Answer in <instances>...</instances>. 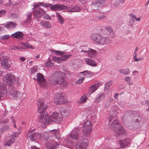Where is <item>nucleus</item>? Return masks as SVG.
I'll return each mask as SVG.
<instances>
[{
  "instance_id": "1",
  "label": "nucleus",
  "mask_w": 149,
  "mask_h": 149,
  "mask_svg": "<svg viewBox=\"0 0 149 149\" xmlns=\"http://www.w3.org/2000/svg\"><path fill=\"white\" fill-rule=\"evenodd\" d=\"M38 111L40 113V117L39 118V122L42 126L53 123L52 120H51V117H50L48 115H45L44 119L43 117L45 112L47 108V106L45 104L44 100L43 99H39L37 101Z\"/></svg>"
},
{
  "instance_id": "2",
  "label": "nucleus",
  "mask_w": 149,
  "mask_h": 149,
  "mask_svg": "<svg viewBox=\"0 0 149 149\" xmlns=\"http://www.w3.org/2000/svg\"><path fill=\"white\" fill-rule=\"evenodd\" d=\"M109 125L114 132V135L118 138L127 134L126 130L118 122V120L114 118H110L109 120Z\"/></svg>"
},
{
  "instance_id": "3",
  "label": "nucleus",
  "mask_w": 149,
  "mask_h": 149,
  "mask_svg": "<svg viewBox=\"0 0 149 149\" xmlns=\"http://www.w3.org/2000/svg\"><path fill=\"white\" fill-rule=\"evenodd\" d=\"M40 5L37 4L34 6L32 9H35L33 11V15L34 18L38 19L45 15L46 12L42 9L40 8V5L45 7H50L51 9L53 11L57 10L56 4L52 5L50 3H45L44 2H39Z\"/></svg>"
},
{
  "instance_id": "4",
  "label": "nucleus",
  "mask_w": 149,
  "mask_h": 149,
  "mask_svg": "<svg viewBox=\"0 0 149 149\" xmlns=\"http://www.w3.org/2000/svg\"><path fill=\"white\" fill-rule=\"evenodd\" d=\"M64 76L65 74L62 72L56 71L51 74L49 78V81L52 84L56 85L58 84L64 87L67 84Z\"/></svg>"
},
{
  "instance_id": "5",
  "label": "nucleus",
  "mask_w": 149,
  "mask_h": 149,
  "mask_svg": "<svg viewBox=\"0 0 149 149\" xmlns=\"http://www.w3.org/2000/svg\"><path fill=\"white\" fill-rule=\"evenodd\" d=\"M132 113L134 114L133 117V121L136 124L140 125L143 124L144 118L143 114L138 111H133Z\"/></svg>"
},
{
  "instance_id": "6",
  "label": "nucleus",
  "mask_w": 149,
  "mask_h": 149,
  "mask_svg": "<svg viewBox=\"0 0 149 149\" xmlns=\"http://www.w3.org/2000/svg\"><path fill=\"white\" fill-rule=\"evenodd\" d=\"M91 125V122L88 120L86 122H84L82 128L83 134L84 136H86L91 133L92 129Z\"/></svg>"
},
{
  "instance_id": "7",
  "label": "nucleus",
  "mask_w": 149,
  "mask_h": 149,
  "mask_svg": "<svg viewBox=\"0 0 149 149\" xmlns=\"http://www.w3.org/2000/svg\"><path fill=\"white\" fill-rule=\"evenodd\" d=\"M15 79V76L13 74H7L6 75L5 80L6 81V84L9 86V87L14 88L13 84Z\"/></svg>"
},
{
  "instance_id": "8",
  "label": "nucleus",
  "mask_w": 149,
  "mask_h": 149,
  "mask_svg": "<svg viewBox=\"0 0 149 149\" xmlns=\"http://www.w3.org/2000/svg\"><path fill=\"white\" fill-rule=\"evenodd\" d=\"M80 47L82 49L81 52L84 53L87 52L88 56L89 57L93 58L95 56L97 53V52L95 50L92 49H88V50H87V49H86L85 48H84V47L87 48L86 45H84L81 46Z\"/></svg>"
},
{
  "instance_id": "9",
  "label": "nucleus",
  "mask_w": 149,
  "mask_h": 149,
  "mask_svg": "<svg viewBox=\"0 0 149 149\" xmlns=\"http://www.w3.org/2000/svg\"><path fill=\"white\" fill-rule=\"evenodd\" d=\"M104 0H93L91 6L93 10H98L99 7H102L105 4Z\"/></svg>"
},
{
  "instance_id": "10",
  "label": "nucleus",
  "mask_w": 149,
  "mask_h": 149,
  "mask_svg": "<svg viewBox=\"0 0 149 149\" xmlns=\"http://www.w3.org/2000/svg\"><path fill=\"white\" fill-rule=\"evenodd\" d=\"M51 117V120H52L53 123H60L62 121V117L60 113L57 112H54L52 114Z\"/></svg>"
},
{
  "instance_id": "11",
  "label": "nucleus",
  "mask_w": 149,
  "mask_h": 149,
  "mask_svg": "<svg viewBox=\"0 0 149 149\" xmlns=\"http://www.w3.org/2000/svg\"><path fill=\"white\" fill-rule=\"evenodd\" d=\"M97 43L100 45L109 44L111 42L110 39L107 37H104L99 35Z\"/></svg>"
},
{
  "instance_id": "12",
  "label": "nucleus",
  "mask_w": 149,
  "mask_h": 149,
  "mask_svg": "<svg viewBox=\"0 0 149 149\" xmlns=\"http://www.w3.org/2000/svg\"><path fill=\"white\" fill-rule=\"evenodd\" d=\"M87 139L80 140L76 145L77 149H86L88 145Z\"/></svg>"
},
{
  "instance_id": "13",
  "label": "nucleus",
  "mask_w": 149,
  "mask_h": 149,
  "mask_svg": "<svg viewBox=\"0 0 149 149\" xmlns=\"http://www.w3.org/2000/svg\"><path fill=\"white\" fill-rule=\"evenodd\" d=\"M9 91L10 95L14 98H18L22 96V94L18 91H17L15 88H12L11 87L8 88Z\"/></svg>"
},
{
  "instance_id": "14",
  "label": "nucleus",
  "mask_w": 149,
  "mask_h": 149,
  "mask_svg": "<svg viewBox=\"0 0 149 149\" xmlns=\"http://www.w3.org/2000/svg\"><path fill=\"white\" fill-rule=\"evenodd\" d=\"M39 133H36L32 131L29 132L26 134V136L27 138L30 140V141H35L37 139V135H39Z\"/></svg>"
},
{
  "instance_id": "15",
  "label": "nucleus",
  "mask_w": 149,
  "mask_h": 149,
  "mask_svg": "<svg viewBox=\"0 0 149 149\" xmlns=\"http://www.w3.org/2000/svg\"><path fill=\"white\" fill-rule=\"evenodd\" d=\"M63 96L61 93H57L55 95L54 102L57 104H62L63 102Z\"/></svg>"
},
{
  "instance_id": "16",
  "label": "nucleus",
  "mask_w": 149,
  "mask_h": 149,
  "mask_svg": "<svg viewBox=\"0 0 149 149\" xmlns=\"http://www.w3.org/2000/svg\"><path fill=\"white\" fill-rule=\"evenodd\" d=\"M130 139L129 138H126L123 140L119 141L120 146L123 148L129 147L130 144Z\"/></svg>"
},
{
  "instance_id": "17",
  "label": "nucleus",
  "mask_w": 149,
  "mask_h": 149,
  "mask_svg": "<svg viewBox=\"0 0 149 149\" xmlns=\"http://www.w3.org/2000/svg\"><path fill=\"white\" fill-rule=\"evenodd\" d=\"M80 128L79 127L77 128L74 131H73L70 135V138L72 140L77 141L79 138V132L80 131Z\"/></svg>"
},
{
  "instance_id": "18",
  "label": "nucleus",
  "mask_w": 149,
  "mask_h": 149,
  "mask_svg": "<svg viewBox=\"0 0 149 149\" xmlns=\"http://www.w3.org/2000/svg\"><path fill=\"white\" fill-rule=\"evenodd\" d=\"M37 80L38 82L41 85H43L45 86V80L43 75L40 73L37 74Z\"/></svg>"
},
{
  "instance_id": "19",
  "label": "nucleus",
  "mask_w": 149,
  "mask_h": 149,
  "mask_svg": "<svg viewBox=\"0 0 149 149\" xmlns=\"http://www.w3.org/2000/svg\"><path fill=\"white\" fill-rule=\"evenodd\" d=\"M66 10L71 12H79L81 10L79 7L78 6H73L70 7L67 6Z\"/></svg>"
},
{
  "instance_id": "20",
  "label": "nucleus",
  "mask_w": 149,
  "mask_h": 149,
  "mask_svg": "<svg viewBox=\"0 0 149 149\" xmlns=\"http://www.w3.org/2000/svg\"><path fill=\"white\" fill-rule=\"evenodd\" d=\"M10 62L9 60L7 59L2 60L1 62V65L6 69H8L10 67Z\"/></svg>"
},
{
  "instance_id": "21",
  "label": "nucleus",
  "mask_w": 149,
  "mask_h": 149,
  "mask_svg": "<svg viewBox=\"0 0 149 149\" xmlns=\"http://www.w3.org/2000/svg\"><path fill=\"white\" fill-rule=\"evenodd\" d=\"M15 142V139L14 138L12 137H6L5 140L4 145L5 146H10Z\"/></svg>"
},
{
  "instance_id": "22",
  "label": "nucleus",
  "mask_w": 149,
  "mask_h": 149,
  "mask_svg": "<svg viewBox=\"0 0 149 149\" xmlns=\"http://www.w3.org/2000/svg\"><path fill=\"white\" fill-rule=\"evenodd\" d=\"M24 36V34L20 31L16 32L11 35V36L13 38L17 39L22 38Z\"/></svg>"
},
{
  "instance_id": "23",
  "label": "nucleus",
  "mask_w": 149,
  "mask_h": 149,
  "mask_svg": "<svg viewBox=\"0 0 149 149\" xmlns=\"http://www.w3.org/2000/svg\"><path fill=\"white\" fill-rule=\"evenodd\" d=\"M136 111L135 110H131L127 112L124 114L123 117V119L128 118V119H130L131 118H133L134 116V114L132 113V112L133 111Z\"/></svg>"
},
{
  "instance_id": "24",
  "label": "nucleus",
  "mask_w": 149,
  "mask_h": 149,
  "mask_svg": "<svg viewBox=\"0 0 149 149\" xmlns=\"http://www.w3.org/2000/svg\"><path fill=\"white\" fill-rule=\"evenodd\" d=\"M98 86V84L96 83L90 86L89 88L88 93L90 94L95 92L97 89Z\"/></svg>"
},
{
  "instance_id": "25",
  "label": "nucleus",
  "mask_w": 149,
  "mask_h": 149,
  "mask_svg": "<svg viewBox=\"0 0 149 149\" xmlns=\"http://www.w3.org/2000/svg\"><path fill=\"white\" fill-rule=\"evenodd\" d=\"M16 25L17 24H16L12 21L8 22L6 24H3V25L8 29H10L13 27H15Z\"/></svg>"
},
{
  "instance_id": "26",
  "label": "nucleus",
  "mask_w": 149,
  "mask_h": 149,
  "mask_svg": "<svg viewBox=\"0 0 149 149\" xmlns=\"http://www.w3.org/2000/svg\"><path fill=\"white\" fill-rule=\"evenodd\" d=\"M86 63L88 65L92 67H95L97 66V64L95 63V61L89 58H87L85 60Z\"/></svg>"
},
{
  "instance_id": "27",
  "label": "nucleus",
  "mask_w": 149,
  "mask_h": 149,
  "mask_svg": "<svg viewBox=\"0 0 149 149\" xmlns=\"http://www.w3.org/2000/svg\"><path fill=\"white\" fill-rule=\"evenodd\" d=\"M105 94L103 93H100L98 94L97 96L95 101L97 103L103 100L105 97Z\"/></svg>"
},
{
  "instance_id": "28",
  "label": "nucleus",
  "mask_w": 149,
  "mask_h": 149,
  "mask_svg": "<svg viewBox=\"0 0 149 149\" xmlns=\"http://www.w3.org/2000/svg\"><path fill=\"white\" fill-rule=\"evenodd\" d=\"M40 23L46 29H48L51 27L50 23L48 21H41Z\"/></svg>"
},
{
  "instance_id": "29",
  "label": "nucleus",
  "mask_w": 149,
  "mask_h": 149,
  "mask_svg": "<svg viewBox=\"0 0 149 149\" xmlns=\"http://www.w3.org/2000/svg\"><path fill=\"white\" fill-rule=\"evenodd\" d=\"M105 29L109 33L111 37H113L115 36V33L110 26L108 25L105 27Z\"/></svg>"
},
{
  "instance_id": "30",
  "label": "nucleus",
  "mask_w": 149,
  "mask_h": 149,
  "mask_svg": "<svg viewBox=\"0 0 149 149\" xmlns=\"http://www.w3.org/2000/svg\"><path fill=\"white\" fill-rule=\"evenodd\" d=\"M55 142L54 141L48 142V144L46 146V147L48 149H55L56 146L55 145Z\"/></svg>"
},
{
  "instance_id": "31",
  "label": "nucleus",
  "mask_w": 149,
  "mask_h": 149,
  "mask_svg": "<svg viewBox=\"0 0 149 149\" xmlns=\"http://www.w3.org/2000/svg\"><path fill=\"white\" fill-rule=\"evenodd\" d=\"M81 74H82L84 76L90 77V76L94 75V73H93L88 70H85L80 72Z\"/></svg>"
},
{
  "instance_id": "32",
  "label": "nucleus",
  "mask_w": 149,
  "mask_h": 149,
  "mask_svg": "<svg viewBox=\"0 0 149 149\" xmlns=\"http://www.w3.org/2000/svg\"><path fill=\"white\" fill-rule=\"evenodd\" d=\"M23 46V47H21V49H26V48H31L33 49V47L30 44H29V43L27 42L26 43H21Z\"/></svg>"
},
{
  "instance_id": "33",
  "label": "nucleus",
  "mask_w": 149,
  "mask_h": 149,
  "mask_svg": "<svg viewBox=\"0 0 149 149\" xmlns=\"http://www.w3.org/2000/svg\"><path fill=\"white\" fill-rule=\"evenodd\" d=\"M87 99L86 96V95L84 94L77 101V103L81 104L85 102Z\"/></svg>"
},
{
  "instance_id": "34",
  "label": "nucleus",
  "mask_w": 149,
  "mask_h": 149,
  "mask_svg": "<svg viewBox=\"0 0 149 149\" xmlns=\"http://www.w3.org/2000/svg\"><path fill=\"white\" fill-rule=\"evenodd\" d=\"M56 17L59 23L61 24H63L65 21L64 18L58 13H56Z\"/></svg>"
},
{
  "instance_id": "35",
  "label": "nucleus",
  "mask_w": 149,
  "mask_h": 149,
  "mask_svg": "<svg viewBox=\"0 0 149 149\" xmlns=\"http://www.w3.org/2000/svg\"><path fill=\"white\" fill-rule=\"evenodd\" d=\"M99 34L94 33L92 34L91 36V38L92 40L97 43L98 38H99Z\"/></svg>"
},
{
  "instance_id": "36",
  "label": "nucleus",
  "mask_w": 149,
  "mask_h": 149,
  "mask_svg": "<svg viewBox=\"0 0 149 149\" xmlns=\"http://www.w3.org/2000/svg\"><path fill=\"white\" fill-rule=\"evenodd\" d=\"M119 72L121 74L127 75L130 72V70L129 68H127L126 69H121L119 70Z\"/></svg>"
},
{
  "instance_id": "37",
  "label": "nucleus",
  "mask_w": 149,
  "mask_h": 149,
  "mask_svg": "<svg viewBox=\"0 0 149 149\" xmlns=\"http://www.w3.org/2000/svg\"><path fill=\"white\" fill-rule=\"evenodd\" d=\"M32 15V14L30 12L26 14V15L27 17L26 19L24 21V22L25 23H29L31 22Z\"/></svg>"
},
{
  "instance_id": "38",
  "label": "nucleus",
  "mask_w": 149,
  "mask_h": 149,
  "mask_svg": "<svg viewBox=\"0 0 149 149\" xmlns=\"http://www.w3.org/2000/svg\"><path fill=\"white\" fill-rule=\"evenodd\" d=\"M57 6V10H66L67 6H65L63 5L60 4H56Z\"/></svg>"
},
{
  "instance_id": "39",
  "label": "nucleus",
  "mask_w": 149,
  "mask_h": 149,
  "mask_svg": "<svg viewBox=\"0 0 149 149\" xmlns=\"http://www.w3.org/2000/svg\"><path fill=\"white\" fill-rule=\"evenodd\" d=\"M0 91L7 93L6 87L1 82H0Z\"/></svg>"
},
{
  "instance_id": "40",
  "label": "nucleus",
  "mask_w": 149,
  "mask_h": 149,
  "mask_svg": "<svg viewBox=\"0 0 149 149\" xmlns=\"http://www.w3.org/2000/svg\"><path fill=\"white\" fill-rule=\"evenodd\" d=\"M11 36L9 35H5L0 36V39L6 41L9 39Z\"/></svg>"
},
{
  "instance_id": "41",
  "label": "nucleus",
  "mask_w": 149,
  "mask_h": 149,
  "mask_svg": "<svg viewBox=\"0 0 149 149\" xmlns=\"http://www.w3.org/2000/svg\"><path fill=\"white\" fill-rule=\"evenodd\" d=\"M53 132L57 139H58L60 138V135L59 133V132L58 130H53Z\"/></svg>"
},
{
  "instance_id": "42",
  "label": "nucleus",
  "mask_w": 149,
  "mask_h": 149,
  "mask_svg": "<svg viewBox=\"0 0 149 149\" xmlns=\"http://www.w3.org/2000/svg\"><path fill=\"white\" fill-rule=\"evenodd\" d=\"M112 83L113 81L112 80H110L107 82L104 86L105 89L108 90L111 86Z\"/></svg>"
},
{
  "instance_id": "43",
  "label": "nucleus",
  "mask_w": 149,
  "mask_h": 149,
  "mask_svg": "<svg viewBox=\"0 0 149 149\" xmlns=\"http://www.w3.org/2000/svg\"><path fill=\"white\" fill-rule=\"evenodd\" d=\"M71 55H63L61 58H60L61 61H65L66 60L68 59L70 56H71Z\"/></svg>"
},
{
  "instance_id": "44",
  "label": "nucleus",
  "mask_w": 149,
  "mask_h": 149,
  "mask_svg": "<svg viewBox=\"0 0 149 149\" xmlns=\"http://www.w3.org/2000/svg\"><path fill=\"white\" fill-rule=\"evenodd\" d=\"M49 60L45 63L46 67H51L53 65V63L51 61V59L49 58Z\"/></svg>"
},
{
  "instance_id": "45",
  "label": "nucleus",
  "mask_w": 149,
  "mask_h": 149,
  "mask_svg": "<svg viewBox=\"0 0 149 149\" xmlns=\"http://www.w3.org/2000/svg\"><path fill=\"white\" fill-rule=\"evenodd\" d=\"M106 17L105 15H100L96 17L95 19L96 20H103L105 19Z\"/></svg>"
},
{
  "instance_id": "46",
  "label": "nucleus",
  "mask_w": 149,
  "mask_h": 149,
  "mask_svg": "<svg viewBox=\"0 0 149 149\" xmlns=\"http://www.w3.org/2000/svg\"><path fill=\"white\" fill-rule=\"evenodd\" d=\"M52 59L54 61L57 62L58 63H60L61 62L60 58L58 57L54 56L52 58Z\"/></svg>"
},
{
  "instance_id": "47",
  "label": "nucleus",
  "mask_w": 149,
  "mask_h": 149,
  "mask_svg": "<svg viewBox=\"0 0 149 149\" xmlns=\"http://www.w3.org/2000/svg\"><path fill=\"white\" fill-rule=\"evenodd\" d=\"M61 115V116L62 117V120H63V118H65L67 117L68 115V113L67 112H65L64 111H62L61 112V113H60Z\"/></svg>"
},
{
  "instance_id": "48",
  "label": "nucleus",
  "mask_w": 149,
  "mask_h": 149,
  "mask_svg": "<svg viewBox=\"0 0 149 149\" xmlns=\"http://www.w3.org/2000/svg\"><path fill=\"white\" fill-rule=\"evenodd\" d=\"M84 77H81L79 79V80H78L76 82V84H81L82 83L83 81L84 80Z\"/></svg>"
},
{
  "instance_id": "49",
  "label": "nucleus",
  "mask_w": 149,
  "mask_h": 149,
  "mask_svg": "<svg viewBox=\"0 0 149 149\" xmlns=\"http://www.w3.org/2000/svg\"><path fill=\"white\" fill-rule=\"evenodd\" d=\"M8 120H9L8 118H6L3 120L0 119V124H3L7 123L8 122Z\"/></svg>"
},
{
  "instance_id": "50",
  "label": "nucleus",
  "mask_w": 149,
  "mask_h": 149,
  "mask_svg": "<svg viewBox=\"0 0 149 149\" xmlns=\"http://www.w3.org/2000/svg\"><path fill=\"white\" fill-rule=\"evenodd\" d=\"M129 15L131 17V19L134 21V19H136V16L132 14H129Z\"/></svg>"
},
{
  "instance_id": "51",
  "label": "nucleus",
  "mask_w": 149,
  "mask_h": 149,
  "mask_svg": "<svg viewBox=\"0 0 149 149\" xmlns=\"http://www.w3.org/2000/svg\"><path fill=\"white\" fill-rule=\"evenodd\" d=\"M134 20H133L130 19L128 25L129 26H132L134 24Z\"/></svg>"
},
{
  "instance_id": "52",
  "label": "nucleus",
  "mask_w": 149,
  "mask_h": 149,
  "mask_svg": "<svg viewBox=\"0 0 149 149\" xmlns=\"http://www.w3.org/2000/svg\"><path fill=\"white\" fill-rule=\"evenodd\" d=\"M44 19H49V20H51L52 19V18L49 16L48 15L46 14L44 16Z\"/></svg>"
},
{
  "instance_id": "53",
  "label": "nucleus",
  "mask_w": 149,
  "mask_h": 149,
  "mask_svg": "<svg viewBox=\"0 0 149 149\" xmlns=\"http://www.w3.org/2000/svg\"><path fill=\"white\" fill-rule=\"evenodd\" d=\"M6 93H7L0 91V99L1 98L3 97L4 96V95H6Z\"/></svg>"
},
{
  "instance_id": "54",
  "label": "nucleus",
  "mask_w": 149,
  "mask_h": 149,
  "mask_svg": "<svg viewBox=\"0 0 149 149\" xmlns=\"http://www.w3.org/2000/svg\"><path fill=\"white\" fill-rule=\"evenodd\" d=\"M6 11L5 10H0V15H3L6 13Z\"/></svg>"
},
{
  "instance_id": "55",
  "label": "nucleus",
  "mask_w": 149,
  "mask_h": 149,
  "mask_svg": "<svg viewBox=\"0 0 149 149\" xmlns=\"http://www.w3.org/2000/svg\"><path fill=\"white\" fill-rule=\"evenodd\" d=\"M51 52L52 53H54L56 54V55H58L59 54V51L55 50H51Z\"/></svg>"
},
{
  "instance_id": "56",
  "label": "nucleus",
  "mask_w": 149,
  "mask_h": 149,
  "mask_svg": "<svg viewBox=\"0 0 149 149\" xmlns=\"http://www.w3.org/2000/svg\"><path fill=\"white\" fill-rule=\"evenodd\" d=\"M114 5L115 7L118 8L119 6V3L118 1H116L114 3Z\"/></svg>"
},
{
  "instance_id": "57",
  "label": "nucleus",
  "mask_w": 149,
  "mask_h": 149,
  "mask_svg": "<svg viewBox=\"0 0 149 149\" xmlns=\"http://www.w3.org/2000/svg\"><path fill=\"white\" fill-rule=\"evenodd\" d=\"M131 79L130 77L127 76L125 78L124 80L126 81H130Z\"/></svg>"
},
{
  "instance_id": "58",
  "label": "nucleus",
  "mask_w": 149,
  "mask_h": 149,
  "mask_svg": "<svg viewBox=\"0 0 149 149\" xmlns=\"http://www.w3.org/2000/svg\"><path fill=\"white\" fill-rule=\"evenodd\" d=\"M21 49V47L20 46H19V47H14L13 48V49L14 50H16L18 49Z\"/></svg>"
},
{
  "instance_id": "59",
  "label": "nucleus",
  "mask_w": 149,
  "mask_h": 149,
  "mask_svg": "<svg viewBox=\"0 0 149 149\" xmlns=\"http://www.w3.org/2000/svg\"><path fill=\"white\" fill-rule=\"evenodd\" d=\"M30 149H40L38 147L36 146H33L31 147Z\"/></svg>"
},
{
  "instance_id": "60",
  "label": "nucleus",
  "mask_w": 149,
  "mask_h": 149,
  "mask_svg": "<svg viewBox=\"0 0 149 149\" xmlns=\"http://www.w3.org/2000/svg\"><path fill=\"white\" fill-rule=\"evenodd\" d=\"M13 136L14 137H17L19 136L17 133L16 132L13 133Z\"/></svg>"
},
{
  "instance_id": "61",
  "label": "nucleus",
  "mask_w": 149,
  "mask_h": 149,
  "mask_svg": "<svg viewBox=\"0 0 149 149\" xmlns=\"http://www.w3.org/2000/svg\"><path fill=\"white\" fill-rule=\"evenodd\" d=\"M17 15L15 13H13L11 15V16L14 18H16L17 17Z\"/></svg>"
},
{
  "instance_id": "62",
  "label": "nucleus",
  "mask_w": 149,
  "mask_h": 149,
  "mask_svg": "<svg viewBox=\"0 0 149 149\" xmlns=\"http://www.w3.org/2000/svg\"><path fill=\"white\" fill-rule=\"evenodd\" d=\"M119 94L118 93H116L114 95V97L115 99H118V95Z\"/></svg>"
},
{
  "instance_id": "63",
  "label": "nucleus",
  "mask_w": 149,
  "mask_h": 149,
  "mask_svg": "<svg viewBox=\"0 0 149 149\" xmlns=\"http://www.w3.org/2000/svg\"><path fill=\"white\" fill-rule=\"evenodd\" d=\"M19 59L22 61H24L26 60V58L24 57H21Z\"/></svg>"
},
{
  "instance_id": "64",
  "label": "nucleus",
  "mask_w": 149,
  "mask_h": 149,
  "mask_svg": "<svg viewBox=\"0 0 149 149\" xmlns=\"http://www.w3.org/2000/svg\"><path fill=\"white\" fill-rule=\"evenodd\" d=\"M145 103L148 105V107H149V100H146L145 102Z\"/></svg>"
}]
</instances>
